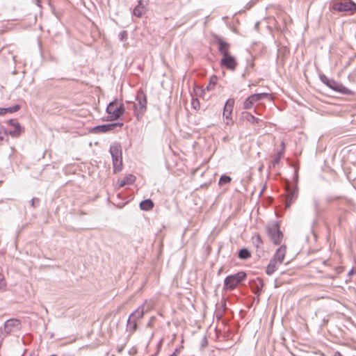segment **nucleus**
<instances>
[{
  "label": "nucleus",
  "instance_id": "5701e85b",
  "mask_svg": "<svg viewBox=\"0 0 356 356\" xmlns=\"http://www.w3.org/2000/svg\"><path fill=\"white\" fill-rule=\"evenodd\" d=\"M255 95L259 101H261L262 99H268L269 101L272 100L271 95L267 92L257 93V94H255Z\"/></svg>",
  "mask_w": 356,
  "mask_h": 356
},
{
  "label": "nucleus",
  "instance_id": "e433bc0d",
  "mask_svg": "<svg viewBox=\"0 0 356 356\" xmlns=\"http://www.w3.org/2000/svg\"><path fill=\"white\" fill-rule=\"evenodd\" d=\"M178 353H179V350L177 348H176L175 350V351L169 356H177Z\"/></svg>",
  "mask_w": 356,
  "mask_h": 356
},
{
  "label": "nucleus",
  "instance_id": "f257e3e1",
  "mask_svg": "<svg viewBox=\"0 0 356 356\" xmlns=\"http://www.w3.org/2000/svg\"><path fill=\"white\" fill-rule=\"evenodd\" d=\"M125 112L124 104L121 100L114 99L106 107V113L110 120L119 119Z\"/></svg>",
  "mask_w": 356,
  "mask_h": 356
},
{
  "label": "nucleus",
  "instance_id": "c03bdc74",
  "mask_svg": "<svg viewBox=\"0 0 356 356\" xmlns=\"http://www.w3.org/2000/svg\"><path fill=\"white\" fill-rule=\"evenodd\" d=\"M258 281H259V284H261V287H263L262 280H259Z\"/></svg>",
  "mask_w": 356,
  "mask_h": 356
},
{
  "label": "nucleus",
  "instance_id": "c85d7f7f",
  "mask_svg": "<svg viewBox=\"0 0 356 356\" xmlns=\"http://www.w3.org/2000/svg\"><path fill=\"white\" fill-rule=\"evenodd\" d=\"M232 179L230 177L227 175H222L220 177L219 179V184H229L231 181Z\"/></svg>",
  "mask_w": 356,
  "mask_h": 356
},
{
  "label": "nucleus",
  "instance_id": "6ab92c4d",
  "mask_svg": "<svg viewBox=\"0 0 356 356\" xmlns=\"http://www.w3.org/2000/svg\"><path fill=\"white\" fill-rule=\"evenodd\" d=\"M143 316V309H140V307H138L134 312H133L129 317L130 319H134V321H137L138 319L142 318Z\"/></svg>",
  "mask_w": 356,
  "mask_h": 356
},
{
  "label": "nucleus",
  "instance_id": "b1692460",
  "mask_svg": "<svg viewBox=\"0 0 356 356\" xmlns=\"http://www.w3.org/2000/svg\"><path fill=\"white\" fill-rule=\"evenodd\" d=\"M250 257V253L247 249H242L238 252V257L242 259H246Z\"/></svg>",
  "mask_w": 356,
  "mask_h": 356
},
{
  "label": "nucleus",
  "instance_id": "cd10ccee",
  "mask_svg": "<svg viewBox=\"0 0 356 356\" xmlns=\"http://www.w3.org/2000/svg\"><path fill=\"white\" fill-rule=\"evenodd\" d=\"M245 118L248 121L252 124L258 123L259 121V119L255 118L254 115H252L250 113H247L245 115Z\"/></svg>",
  "mask_w": 356,
  "mask_h": 356
},
{
  "label": "nucleus",
  "instance_id": "39448f33",
  "mask_svg": "<svg viewBox=\"0 0 356 356\" xmlns=\"http://www.w3.org/2000/svg\"><path fill=\"white\" fill-rule=\"evenodd\" d=\"M137 102L134 104V114L138 120H140L146 111L147 100L145 95L143 93L138 94Z\"/></svg>",
  "mask_w": 356,
  "mask_h": 356
},
{
  "label": "nucleus",
  "instance_id": "bb28decb",
  "mask_svg": "<svg viewBox=\"0 0 356 356\" xmlns=\"http://www.w3.org/2000/svg\"><path fill=\"white\" fill-rule=\"evenodd\" d=\"M143 13V7L140 6V5L137 6L133 11V13L135 16H137L138 17H141Z\"/></svg>",
  "mask_w": 356,
  "mask_h": 356
},
{
  "label": "nucleus",
  "instance_id": "c9c22d12",
  "mask_svg": "<svg viewBox=\"0 0 356 356\" xmlns=\"http://www.w3.org/2000/svg\"><path fill=\"white\" fill-rule=\"evenodd\" d=\"M342 270H343V268H341V267L335 268V274H339L342 272Z\"/></svg>",
  "mask_w": 356,
  "mask_h": 356
},
{
  "label": "nucleus",
  "instance_id": "7ed1b4c3",
  "mask_svg": "<svg viewBox=\"0 0 356 356\" xmlns=\"http://www.w3.org/2000/svg\"><path fill=\"white\" fill-rule=\"evenodd\" d=\"M110 153L112 156L114 171H120L122 165L121 145L119 143H114L111 145Z\"/></svg>",
  "mask_w": 356,
  "mask_h": 356
},
{
  "label": "nucleus",
  "instance_id": "9b49d317",
  "mask_svg": "<svg viewBox=\"0 0 356 356\" xmlns=\"http://www.w3.org/2000/svg\"><path fill=\"white\" fill-rule=\"evenodd\" d=\"M21 327V322L17 318H10L4 323V332L6 334H9L13 331L14 328L19 330Z\"/></svg>",
  "mask_w": 356,
  "mask_h": 356
},
{
  "label": "nucleus",
  "instance_id": "c756f323",
  "mask_svg": "<svg viewBox=\"0 0 356 356\" xmlns=\"http://www.w3.org/2000/svg\"><path fill=\"white\" fill-rule=\"evenodd\" d=\"M282 155V152H279L275 155V156L273 159V163H272L273 167H275L277 164H278L280 163V161L281 159Z\"/></svg>",
  "mask_w": 356,
  "mask_h": 356
},
{
  "label": "nucleus",
  "instance_id": "f704fd0d",
  "mask_svg": "<svg viewBox=\"0 0 356 356\" xmlns=\"http://www.w3.org/2000/svg\"><path fill=\"white\" fill-rule=\"evenodd\" d=\"M39 202V200L38 198H33L31 200V206L35 207V204Z\"/></svg>",
  "mask_w": 356,
  "mask_h": 356
},
{
  "label": "nucleus",
  "instance_id": "f03ea898",
  "mask_svg": "<svg viewBox=\"0 0 356 356\" xmlns=\"http://www.w3.org/2000/svg\"><path fill=\"white\" fill-rule=\"evenodd\" d=\"M286 252V247L285 245H282L277 250L267 266L266 273L268 275H272L277 270L278 266L283 262Z\"/></svg>",
  "mask_w": 356,
  "mask_h": 356
},
{
  "label": "nucleus",
  "instance_id": "79ce46f5",
  "mask_svg": "<svg viewBox=\"0 0 356 356\" xmlns=\"http://www.w3.org/2000/svg\"><path fill=\"white\" fill-rule=\"evenodd\" d=\"M342 220L341 216H339V223L341 224Z\"/></svg>",
  "mask_w": 356,
  "mask_h": 356
},
{
  "label": "nucleus",
  "instance_id": "4468645a",
  "mask_svg": "<svg viewBox=\"0 0 356 356\" xmlns=\"http://www.w3.org/2000/svg\"><path fill=\"white\" fill-rule=\"evenodd\" d=\"M335 92H339L343 95H353L355 94V92L352 90L344 86L342 83H338L336 81H335Z\"/></svg>",
  "mask_w": 356,
  "mask_h": 356
},
{
  "label": "nucleus",
  "instance_id": "a19ab883",
  "mask_svg": "<svg viewBox=\"0 0 356 356\" xmlns=\"http://www.w3.org/2000/svg\"><path fill=\"white\" fill-rule=\"evenodd\" d=\"M36 4H37L39 7H41V5H40V0H36Z\"/></svg>",
  "mask_w": 356,
  "mask_h": 356
},
{
  "label": "nucleus",
  "instance_id": "aec40b11",
  "mask_svg": "<svg viewBox=\"0 0 356 356\" xmlns=\"http://www.w3.org/2000/svg\"><path fill=\"white\" fill-rule=\"evenodd\" d=\"M154 207V203L149 199L142 201L140 204V207L142 210L149 211Z\"/></svg>",
  "mask_w": 356,
  "mask_h": 356
},
{
  "label": "nucleus",
  "instance_id": "f8f14e48",
  "mask_svg": "<svg viewBox=\"0 0 356 356\" xmlns=\"http://www.w3.org/2000/svg\"><path fill=\"white\" fill-rule=\"evenodd\" d=\"M220 65L228 70L234 71L237 66V62L234 56L228 55L222 58Z\"/></svg>",
  "mask_w": 356,
  "mask_h": 356
},
{
  "label": "nucleus",
  "instance_id": "37998d69",
  "mask_svg": "<svg viewBox=\"0 0 356 356\" xmlns=\"http://www.w3.org/2000/svg\"><path fill=\"white\" fill-rule=\"evenodd\" d=\"M353 269H351L350 271H348V275H351V274L353 273Z\"/></svg>",
  "mask_w": 356,
  "mask_h": 356
},
{
  "label": "nucleus",
  "instance_id": "49530a36",
  "mask_svg": "<svg viewBox=\"0 0 356 356\" xmlns=\"http://www.w3.org/2000/svg\"><path fill=\"white\" fill-rule=\"evenodd\" d=\"M222 307H223L224 308H225V303H224V305H222Z\"/></svg>",
  "mask_w": 356,
  "mask_h": 356
},
{
  "label": "nucleus",
  "instance_id": "58836bf2",
  "mask_svg": "<svg viewBox=\"0 0 356 356\" xmlns=\"http://www.w3.org/2000/svg\"><path fill=\"white\" fill-rule=\"evenodd\" d=\"M161 341H160L159 344H161ZM159 346H160V345H159V347H158V350H157V351H156L154 354L152 355L151 356H157V355L159 354V351H160Z\"/></svg>",
  "mask_w": 356,
  "mask_h": 356
},
{
  "label": "nucleus",
  "instance_id": "dca6fc26",
  "mask_svg": "<svg viewBox=\"0 0 356 356\" xmlns=\"http://www.w3.org/2000/svg\"><path fill=\"white\" fill-rule=\"evenodd\" d=\"M135 177L133 175H127L122 179L119 181V187H123L126 185H130L135 181Z\"/></svg>",
  "mask_w": 356,
  "mask_h": 356
},
{
  "label": "nucleus",
  "instance_id": "ddd939ff",
  "mask_svg": "<svg viewBox=\"0 0 356 356\" xmlns=\"http://www.w3.org/2000/svg\"><path fill=\"white\" fill-rule=\"evenodd\" d=\"M216 42L218 45V51L220 54L223 56H227L229 54V47L230 44L222 38H217Z\"/></svg>",
  "mask_w": 356,
  "mask_h": 356
},
{
  "label": "nucleus",
  "instance_id": "20e7f679",
  "mask_svg": "<svg viewBox=\"0 0 356 356\" xmlns=\"http://www.w3.org/2000/svg\"><path fill=\"white\" fill-rule=\"evenodd\" d=\"M268 236L273 243L275 245L281 243L283 234L280 230L279 225L277 222H274L268 225L266 227Z\"/></svg>",
  "mask_w": 356,
  "mask_h": 356
},
{
  "label": "nucleus",
  "instance_id": "f3484780",
  "mask_svg": "<svg viewBox=\"0 0 356 356\" xmlns=\"http://www.w3.org/2000/svg\"><path fill=\"white\" fill-rule=\"evenodd\" d=\"M21 106L19 104L14 105L8 108H0V115H3L8 113H13L18 111Z\"/></svg>",
  "mask_w": 356,
  "mask_h": 356
},
{
  "label": "nucleus",
  "instance_id": "ea45409f",
  "mask_svg": "<svg viewBox=\"0 0 356 356\" xmlns=\"http://www.w3.org/2000/svg\"><path fill=\"white\" fill-rule=\"evenodd\" d=\"M61 356H74V355L70 353H66L62 354Z\"/></svg>",
  "mask_w": 356,
  "mask_h": 356
},
{
  "label": "nucleus",
  "instance_id": "0eeeda50",
  "mask_svg": "<svg viewBox=\"0 0 356 356\" xmlns=\"http://www.w3.org/2000/svg\"><path fill=\"white\" fill-rule=\"evenodd\" d=\"M234 102L235 101L234 98H229L225 102L223 109L222 118L224 122L227 125H231L233 124V120L232 118H231V115L233 111Z\"/></svg>",
  "mask_w": 356,
  "mask_h": 356
},
{
  "label": "nucleus",
  "instance_id": "473e14b6",
  "mask_svg": "<svg viewBox=\"0 0 356 356\" xmlns=\"http://www.w3.org/2000/svg\"><path fill=\"white\" fill-rule=\"evenodd\" d=\"M6 284L4 277L2 274L0 273V289H3L4 287H6Z\"/></svg>",
  "mask_w": 356,
  "mask_h": 356
},
{
  "label": "nucleus",
  "instance_id": "a878e982",
  "mask_svg": "<svg viewBox=\"0 0 356 356\" xmlns=\"http://www.w3.org/2000/svg\"><path fill=\"white\" fill-rule=\"evenodd\" d=\"M7 135H8V132L6 131V129L2 125H0V143L4 140Z\"/></svg>",
  "mask_w": 356,
  "mask_h": 356
},
{
  "label": "nucleus",
  "instance_id": "a211bd4d",
  "mask_svg": "<svg viewBox=\"0 0 356 356\" xmlns=\"http://www.w3.org/2000/svg\"><path fill=\"white\" fill-rule=\"evenodd\" d=\"M137 327V321H134V319H130L129 317L127 323V331H128L129 334H131L136 330Z\"/></svg>",
  "mask_w": 356,
  "mask_h": 356
},
{
  "label": "nucleus",
  "instance_id": "6e6552de",
  "mask_svg": "<svg viewBox=\"0 0 356 356\" xmlns=\"http://www.w3.org/2000/svg\"><path fill=\"white\" fill-rule=\"evenodd\" d=\"M246 275L244 272H238L236 274L227 276L225 280V285L229 289H233L240 283L245 277Z\"/></svg>",
  "mask_w": 356,
  "mask_h": 356
},
{
  "label": "nucleus",
  "instance_id": "393cba45",
  "mask_svg": "<svg viewBox=\"0 0 356 356\" xmlns=\"http://www.w3.org/2000/svg\"><path fill=\"white\" fill-rule=\"evenodd\" d=\"M218 81V77L216 76H212L209 79V83L207 86L208 90L213 89L216 86Z\"/></svg>",
  "mask_w": 356,
  "mask_h": 356
},
{
  "label": "nucleus",
  "instance_id": "423d86ee",
  "mask_svg": "<svg viewBox=\"0 0 356 356\" xmlns=\"http://www.w3.org/2000/svg\"><path fill=\"white\" fill-rule=\"evenodd\" d=\"M335 10L353 14L356 12V3L352 0H335Z\"/></svg>",
  "mask_w": 356,
  "mask_h": 356
},
{
  "label": "nucleus",
  "instance_id": "a18cd8bd",
  "mask_svg": "<svg viewBox=\"0 0 356 356\" xmlns=\"http://www.w3.org/2000/svg\"><path fill=\"white\" fill-rule=\"evenodd\" d=\"M335 356H342L340 353H335Z\"/></svg>",
  "mask_w": 356,
  "mask_h": 356
},
{
  "label": "nucleus",
  "instance_id": "2f4dec72",
  "mask_svg": "<svg viewBox=\"0 0 356 356\" xmlns=\"http://www.w3.org/2000/svg\"><path fill=\"white\" fill-rule=\"evenodd\" d=\"M118 36L121 41L126 40L127 39V32L126 31H122L119 33Z\"/></svg>",
  "mask_w": 356,
  "mask_h": 356
},
{
  "label": "nucleus",
  "instance_id": "2eb2a0df",
  "mask_svg": "<svg viewBox=\"0 0 356 356\" xmlns=\"http://www.w3.org/2000/svg\"><path fill=\"white\" fill-rule=\"evenodd\" d=\"M259 102L256 97L255 94L249 96L243 102V108L245 109H250L253 107L255 103Z\"/></svg>",
  "mask_w": 356,
  "mask_h": 356
},
{
  "label": "nucleus",
  "instance_id": "412c9836",
  "mask_svg": "<svg viewBox=\"0 0 356 356\" xmlns=\"http://www.w3.org/2000/svg\"><path fill=\"white\" fill-rule=\"evenodd\" d=\"M297 197V191L293 190L289 193L286 198V207H289V205L292 203L293 200Z\"/></svg>",
  "mask_w": 356,
  "mask_h": 356
},
{
  "label": "nucleus",
  "instance_id": "1a4fd4ad",
  "mask_svg": "<svg viewBox=\"0 0 356 356\" xmlns=\"http://www.w3.org/2000/svg\"><path fill=\"white\" fill-rule=\"evenodd\" d=\"M7 123L13 127V130L8 131V135L13 138H18L22 133L24 131V129L22 127L19 122L15 119L9 120Z\"/></svg>",
  "mask_w": 356,
  "mask_h": 356
},
{
  "label": "nucleus",
  "instance_id": "9d476101",
  "mask_svg": "<svg viewBox=\"0 0 356 356\" xmlns=\"http://www.w3.org/2000/svg\"><path fill=\"white\" fill-rule=\"evenodd\" d=\"M123 125L120 122L102 124L95 127L93 130L95 133H106L114 130L116 127H121Z\"/></svg>",
  "mask_w": 356,
  "mask_h": 356
},
{
  "label": "nucleus",
  "instance_id": "4be33fe9",
  "mask_svg": "<svg viewBox=\"0 0 356 356\" xmlns=\"http://www.w3.org/2000/svg\"><path fill=\"white\" fill-rule=\"evenodd\" d=\"M320 79L323 83L332 89H334V82L332 80H330L325 75H320Z\"/></svg>",
  "mask_w": 356,
  "mask_h": 356
},
{
  "label": "nucleus",
  "instance_id": "7c9ffc66",
  "mask_svg": "<svg viewBox=\"0 0 356 356\" xmlns=\"http://www.w3.org/2000/svg\"><path fill=\"white\" fill-rule=\"evenodd\" d=\"M192 106L195 110H198L200 106V102L197 99H193L192 100Z\"/></svg>",
  "mask_w": 356,
  "mask_h": 356
},
{
  "label": "nucleus",
  "instance_id": "72a5a7b5",
  "mask_svg": "<svg viewBox=\"0 0 356 356\" xmlns=\"http://www.w3.org/2000/svg\"><path fill=\"white\" fill-rule=\"evenodd\" d=\"M208 346V340L206 336H204L201 341V346L205 348Z\"/></svg>",
  "mask_w": 356,
  "mask_h": 356
},
{
  "label": "nucleus",
  "instance_id": "4c0bfd02",
  "mask_svg": "<svg viewBox=\"0 0 356 356\" xmlns=\"http://www.w3.org/2000/svg\"><path fill=\"white\" fill-rule=\"evenodd\" d=\"M216 316L217 319H220L222 318V314L218 312H216Z\"/></svg>",
  "mask_w": 356,
  "mask_h": 356
}]
</instances>
